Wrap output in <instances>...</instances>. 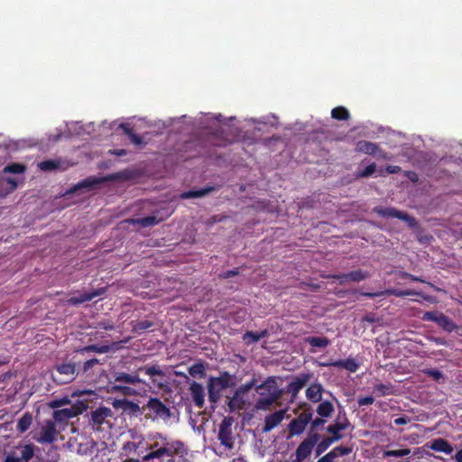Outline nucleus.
I'll list each match as a JSON object with an SVG mask.
<instances>
[{"mask_svg": "<svg viewBox=\"0 0 462 462\" xmlns=\"http://www.w3.org/2000/svg\"><path fill=\"white\" fill-rule=\"evenodd\" d=\"M374 392L377 393L379 396L389 395L393 393V385L377 383L374 387Z\"/></svg>", "mask_w": 462, "mask_h": 462, "instance_id": "obj_43", "label": "nucleus"}, {"mask_svg": "<svg viewBox=\"0 0 462 462\" xmlns=\"http://www.w3.org/2000/svg\"><path fill=\"white\" fill-rule=\"evenodd\" d=\"M105 292H106L105 288L95 289L90 292H84V293L79 294V296L70 297L67 300V303L71 306H77L81 303L90 301L94 298L103 295Z\"/></svg>", "mask_w": 462, "mask_h": 462, "instance_id": "obj_17", "label": "nucleus"}, {"mask_svg": "<svg viewBox=\"0 0 462 462\" xmlns=\"http://www.w3.org/2000/svg\"><path fill=\"white\" fill-rule=\"evenodd\" d=\"M115 383H118L122 385L131 384L136 385L142 383V380L139 378L138 372L136 371L134 374H126L124 372H116L114 374Z\"/></svg>", "mask_w": 462, "mask_h": 462, "instance_id": "obj_23", "label": "nucleus"}, {"mask_svg": "<svg viewBox=\"0 0 462 462\" xmlns=\"http://www.w3.org/2000/svg\"><path fill=\"white\" fill-rule=\"evenodd\" d=\"M97 358H91L85 361L82 365L81 370L83 374H88L95 365H100Z\"/></svg>", "mask_w": 462, "mask_h": 462, "instance_id": "obj_53", "label": "nucleus"}, {"mask_svg": "<svg viewBox=\"0 0 462 462\" xmlns=\"http://www.w3.org/2000/svg\"><path fill=\"white\" fill-rule=\"evenodd\" d=\"M350 426V422L346 416L344 414L342 418L338 417L334 424L328 426L327 431L331 434V438L336 441H338L343 438L340 433L341 430H345Z\"/></svg>", "mask_w": 462, "mask_h": 462, "instance_id": "obj_15", "label": "nucleus"}, {"mask_svg": "<svg viewBox=\"0 0 462 462\" xmlns=\"http://www.w3.org/2000/svg\"><path fill=\"white\" fill-rule=\"evenodd\" d=\"M189 374L191 375V376H197V375H199V376H204L205 375V366L202 363H197V364H194L192 365L191 366L189 367Z\"/></svg>", "mask_w": 462, "mask_h": 462, "instance_id": "obj_47", "label": "nucleus"}, {"mask_svg": "<svg viewBox=\"0 0 462 462\" xmlns=\"http://www.w3.org/2000/svg\"><path fill=\"white\" fill-rule=\"evenodd\" d=\"M32 414L29 413V412H25L18 420L16 430L19 432L23 433V432H25L30 428V426L32 425Z\"/></svg>", "mask_w": 462, "mask_h": 462, "instance_id": "obj_34", "label": "nucleus"}, {"mask_svg": "<svg viewBox=\"0 0 462 462\" xmlns=\"http://www.w3.org/2000/svg\"><path fill=\"white\" fill-rule=\"evenodd\" d=\"M422 372H423V374L429 375L435 381H439V379H441L443 377L442 372H440L438 369H424Z\"/></svg>", "mask_w": 462, "mask_h": 462, "instance_id": "obj_55", "label": "nucleus"}, {"mask_svg": "<svg viewBox=\"0 0 462 462\" xmlns=\"http://www.w3.org/2000/svg\"><path fill=\"white\" fill-rule=\"evenodd\" d=\"M306 427L298 418H295L289 424V432L291 436L300 435L305 430Z\"/></svg>", "mask_w": 462, "mask_h": 462, "instance_id": "obj_39", "label": "nucleus"}, {"mask_svg": "<svg viewBox=\"0 0 462 462\" xmlns=\"http://www.w3.org/2000/svg\"><path fill=\"white\" fill-rule=\"evenodd\" d=\"M310 422H311L310 430H311V431H314L316 429L322 426L326 422V420L321 417V418H317L313 420H311Z\"/></svg>", "mask_w": 462, "mask_h": 462, "instance_id": "obj_62", "label": "nucleus"}, {"mask_svg": "<svg viewBox=\"0 0 462 462\" xmlns=\"http://www.w3.org/2000/svg\"><path fill=\"white\" fill-rule=\"evenodd\" d=\"M35 450L39 448L33 444H19L6 455L4 462H29L33 457L34 462H39L41 457H35Z\"/></svg>", "mask_w": 462, "mask_h": 462, "instance_id": "obj_7", "label": "nucleus"}, {"mask_svg": "<svg viewBox=\"0 0 462 462\" xmlns=\"http://www.w3.org/2000/svg\"><path fill=\"white\" fill-rule=\"evenodd\" d=\"M189 392L195 406L202 408L205 404V390L203 385L193 381L190 383Z\"/></svg>", "mask_w": 462, "mask_h": 462, "instance_id": "obj_20", "label": "nucleus"}, {"mask_svg": "<svg viewBox=\"0 0 462 462\" xmlns=\"http://www.w3.org/2000/svg\"><path fill=\"white\" fill-rule=\"evenodd\" d=\"M374 399L373 396H365V397H360L357 399L358 405L361 406H366L374 403Z\"/></svg>", "mask_w": 462, "mask_h": 462, "instance_id": "obj_61", "label": "nucleus"}, {"mask_svg": "<svg viewBox=\"0 0 462 462\" xmlns=\"http://www.w3.org/2000/svg\"><path fill=\"white\" fill-rule=\"evenodd\" d=\"M234 423V418L231 416H226L223 418L218 430L217 439L226 449L230 450L234 448V437L232 432V426Z\"/></svg>", "mask_w": 462, "mask_h": 462, "instance_id": "obj_9", "label": "nucleus"}, {"mask_svg": "<svg viewBox=\"0 0 462 462\" xmlns=\"http://www.w3.org/2000/svg\"><path fill=\"white\" fill-rule=\"evenodd\" d=\"M374 211L381 217H395L400 219L402 212L400 210L395 209L394 208H383V207H375Z\"/></svg>", "mask_w": 462, "mask_h": 462, "instance_id": "obj_31", "label": "nucleus"}, {"mask_svg": "<svg viewBox=\"0 0 462 462\" xmlns=\"http://www.w3.org/2000/svg\"><path fill=\"white\" fill-rule=\"evenodd\" d=\"M362 295L367 297V298H375V297H381V296H396V297H405L410 295H420L421 296L420 292H418L414 290H399V289H386L384 291H381L378 292H363Z\"/></svg>", "mask_w": 462, "mask_h": 462, "instance_id": "obj_14", "label": "nucleus"}, {"mask_svg": "<svg viewBox=\"0 0 462 462\" xmlns=\"http://www.w3.org/2000/svg\"><path fill=\"white\" fill-rule=\"evenodd\" d=\"M320 366H334L337 368H344L348 372L355 373L357 371L359 365L354 358H347L345 360H336L331 362L319 363Z\"/></svg>", "mask_w": 462, "mask_h": 462, "instance_id": "obj_18", "label": "nucleus"}, {"mask_svg": "<svg viewBox=\"0 0 462 462\" xmlns=\"http://www.w3.org/2000/svg\"><path fill=\"white\" fill-rule=\"evenodd\" d=\"M234 385L233 376L228 372H222L217 377H210L208 382V400L212 403L217 402L221 392Z\"/></svg>", "mask_w": 462, "mask_h": 462, "instance_id": "obj_4", "label": "nucleus"}, {"mask_svg": "<svg viewBox=\"0 0 462 462\" xmlns=\"http://www.w3.org/2000/svg\"><path fill=\"white\" fill-rule=\"evenodd\" d=\"M410 418L407 416H402L394 420L395 425H406L410 422Z\"/></svg>", "mask_w": 462, "mask_h": 462, "instance_id": "obj_64", "label": "nucleus"}, {"mask_svg": "<svg viewBox=\"0 0 462 462\" xmlns=\"http://www.w3.org/2000/svg\"><path fill=\"white\" fill-rule=\"evenodd\" d=\"M57 435L56 425L52 420H47L42 426L40 437L36 439L39 443H52Z\"/></svg>", "mask_w": 462, "mask_h": 462, "instance_id": "obj_16", "label": "nucleus"}, {"mask_svg": "<svg viewBox=\"0 0 462 462\" xmlns=\"http://www.w3.org/2000/svg\"><path fill=\"white\" fill-rule=\"evenodd\" d=\"M336 442L335 439H333L331 437H327L323 439L320 442L317 444L316 447V455L320 456L322 453H324L332 443Z\"/></svg>", "mask_w": 462, "mask_h": 462, "instance_id": "obj_42", "label": "nucleus"}, {"mask_svg": "<svg viewBox=\"0 0 462 462\" xmlns=\"http://www.w3.org/2000/svg\"><path fill=\"white\" fill-rule=\"evenodd\" d=\"M411 454L410 448H402V449H394V450H385L383 453L384 457H402Z\"/></svg>", "mask_w": 462, "mask_h": 462, "instance_id": "obj_48", "label": "nucleus"}, {"mask_svg": "<svg viewBox=\"0 0 462 462\" xmlns=\"http://www.w3.org/2000/svg\"><path fill=\"white\" fill-rule=\"evenodd\" d=\"M421 319L433 321L447 332H452L457 328V324L448 316L439 311H426Z\"/></svg>", "mask_w": 462, "mask_h": 462, "instance_id": "obj_10", "label": "nucleus"}, {"mask_svg": "<svg viewBox=\"0 0 462 462\" xmlns=\"http://www.w3.org/2000/svg\"><path fill=\"white\" fill-rule=\"evenodd\" d=\"M323 386L319 383H311L306 389V398L312 402H319L322 399Z\"/></svg>", "mask_w": 462, "mask_h": 462, "instance_id": "obj_24", "label": "nucleus"}, {"mask_svg": "<svg viewBox=\"0 0 462 462\" xmlns=\"http://www.w3.org/2000/svg\"><path fill=\"white\" fill-rule=\"evenodd\" d=\"M268 331L266 329L262 330L260 332H253V331H247L245 333L243 339L247 343H256L262 338L267 337Z\"/></svg>", "mask_w": 462, "mask_h": 462, "instance_id": "obj_33", "label": "nucleus"}, {"mask_svg": "<svg viewBox=\"0 0 462 462\" xmlns=\"http://www.w3.org/2000/svg\"><path fill=\"white\" fill-rule=\"evenodd\" d=\"M152 438V433L148 434L146 437L135 434L132 437V440L124 444L123 450L131 457V460L139 462L140 460L145 462V455L150 452L151 447L150 439Z\"/></svg>", "mask_w": 462, "mask_h": 462, "instance_id": "obj_3", "label": "nucleus"}, {"mask_svg": "<svg viewBox=\"0 0 462 462\" xmlns=\"http://www.w3.org/2000/svg\"><path fill=\"white\" fill-rule=\"evenodd\" d=\"M112 390L115 392H120L125 395H132L135 393V391L127 385L116 384L112 386Z\"/></svg>", "mask_w": 462, "mask_h": 462, "instance_id": "obj_54", "label": "nucleus"}, {"mask_svg": "<svg viewBox=\"0 0 462 462\" xmlns=\"http://www.w3.org/2000/svg\"><path fill=\"white\" fill-rule=\"evenodd\" d=\"M150 452L145 455V462H175L176 456L187 454V449L182 441L172 439L168 436L153 432L150 439Z\"/></svg>", "mask_w": 462, "mask_h": 462, "instance_id": "obj_1", "label": "nucleus"}, {"mask_svg": "<svg viewBox=\"0 0 462 462\" xmlns=\"http://www.w3.org/2000/svg\"><path fill=\"white\" fill-rule=\"evenodd\" d=\"M77 415V411L74 408H64L60 410L54 411L53 418L56 421L65 422L68 420L75 417Z\"/></svg>", "mask_w": 462, "mask_h": 462, "instance_id": "obj_27", "label": "nucleus"}, {"mask_svg": "<svg viewBox=\"0 0 462 462\" xmlns=\"http://www.w3.org/2000/svg\"><path fill=\"white\" fill-rule=\"evenodd\" d=\"M131 178V173L129 171H122L116 173L109 174L106 177H88L80 182H79L73 189H71L69 192L72 193L76 190L81 189H88V190L95 189L98 185L111 180H129Z\"/></svg>", "mask_w": 462, "mask_h": 462, "instance_id": "obj_6", "label": "nucleus"}, {"mask_svg": "<svg viewBox=\"0 0 462 462\" xmlns=\"http://www.w3.org/2000/svg\"><path fill=\"white\" fill-rule=\"evenodd\" d=\"M400 219L405 221L410 227H414L417 225L416 219L403 211L402 212Z\"/></svg>", "mask_w": 462, "mask_h": 462, "instance_id": "obj_56", "label": "nucleus"}, {"mask_svg": "<svg viewBox=\"0 0 462 462\" xmlns=\"http://www.w3.org/2000/svg\"><path fill=\"white\" fill-rule=\"evenodd\" d=\"M113 407L116 410H122L123 413L130 416L138 417L143 414V410L136 402L127 399H115L112 402Z\"/></svg>", "mask_w": 462, "mask_h": 462, "instance_id": "obj_13", "label": "nucleus"}, {"mask_svg": "<svg viewBox=\"0 0 462 462\" xmlns=\"http://www.w3.org/2000/svg\"><path fill=\"white\" fill-rule=\"evenodd\" d=\"M306 343L310 344L311 346L325 348L327 347L330 341L326 337H308L305 338Z\"/></svg>", "mask_w": 462, "mask_h": 462, "instance_id": "obj_36", "label": "nucleus"}, {"mask_svg": "<svg viewBox=\"0 0 462 462\" xmlns=\"http://www.w3.org/2000/svg\"><path fill=\"white\" fill-rule=\"evenodd\" d=\"M131 222L134 224H138L143 227H147L159 224L160 220L154 216H147L141 218L132 219Z\"/></svg>", "mask_w": 462, "mask_h": 462, "instance_id": "obj_41", "label": "nucleus"}, {"mask_svg": "<svg viewBox=\"0 0 462 462\" xmlns=\"http://www.w3.org/2000/svg\"><path fill=\"white\" fill-rule=\"evenodd\" d=\"M255 392L259 394L254 409L256 411H268L282 396V391L278 387L277 378L268 376L262 383L255 386Z\"/></svg>", "mask_w": 462, "mask_h": 462, "instance_id": "obj_2", "label": "nucleus"}, {"mask_svg": "<svg viewBox=\"0 0 462 462\" xmlns=\"http://www.w3.org/2000/svg\"><path fill=\"white\" fill-rule=\"evenodd\" d=\"M69 402V400L67 397H65V398H62V399L52 400L49 403V405H50V407L54 409V408H59V407H60V406H62L64 404H67Z\"/></svg>", "mask_w": 462, "mask_h": 462, "instance_id": "obj_59", "label": "nucleus"}, {"mask_svg": "<svg viewBox=\"0 0 462 462\" xmlns=\"http://www.w3.org/2000/svg\"><path fill=\"white\" fill-rule=\"evenodd\" d=\"M320 403L317 407V413L322 418H328L334 412V405L329 401L319 402Z\"/></svg>", "mask_w": 462, "mask_h": 462, "instance_id": "obj_32", "label": "nucleus"}, {"mask_svg": "<svg viewBox=\"0 0 462 462\" xmlns=\"http://www.w3.org/2000/svg\"><path fill=\"white\" fill-rule=\"evenodd\" d=\"M142 410H143L145 418L152 420H167L171 417L170 408L157 397H151L147 403L142 407Z\"/></svg>", "mask_w": 462, "mask_h": 462, "instance_id": "obj_5", "label": "nucleus"}, {"mask_svg": "<svg viewBox=\"0 0 462 462\" xmlns=\"http://www.w3.org/2000/svg\"><path fill=\"white\" fill-rule=\"evenodd\" d=\"M113 412L111 409L106 407H99L91 412V423L93 427L99 429L105 422L106 418L112 417Z\"/></svg>", "mask_w": 462, "mask_h": 462, "instance_id": "obj_22", "label": "nucleus"}, {"mask_svg": "<svg viewBox=\"0 0 462 462\" xmlns=\"http://www.w3.org/2000/svg\"><path fill=\"white\" fill-rule=\"evenodd\" d=\"M331 117L339 121L350 118L349 111L345 106H337L331 110Z\"/></svg>", "mask_w": 462, "mask_h": 462, "instance_id": "obj_38", "label": "nucleus"}, {"mask_svg": "<svg viewBox=\"0 0 462 462\" xmlns=\"http://www.w3.org/2000/svg\"><path fill=\"white\" fill-rule=\"evenodd\" d=\"M355 151L356 152L374 156L377 159L390 160L391 158L389 154L382 150L377 143L366 140L358 141L356 143Z\"/></svg>", "mask_w": 462, "mask_h": 462, "instance_id": "obj_11", "label": "nucleus"}, {"mask_svg": "<svg viewBox=\"0 0 462 462\" xmlns=\"http://www.w3.org/2000/svg\"><path fill=\"white\" fill-rule=\"evenodd\" d=\"M137 372H143L145 374L149 375L153 383L155 382V376H164V373L159 365H144L139 367Z\"/></svg>", "mask_w": 462, "mask_h": 462, "instance_id": "obj_29", "label": "nucleus"}, {"mask_svg": "<svg viewBox=\"0 0 462 462\" xmlns=\"http://www.w3.org/2000/svg\"><path fill=\"white\" fill-rule=\"evenodd\" d=\"M320 439V435L315 431H310L307 438L303 440L305 443L309 444L310 447L314 448L315 445L318 444Z\"/></svg>", "mask_w": 462, "mask_h": 462, "instance_id": "obj_52", "label": "nucleus"}, {"mask_svg": "<svg viewBox=\"0 0 462 462\" xmlns=\"http://www.w3.org/2000/svg\"><path fill=\"white\" fill-rule=\"evenodd\" d=\"M240 273L239 272V269L238 268H234L232 270H228V271H226V272H223L219 274V278L221 279H229L233 276H236Z\"/></svg>", "mask_w": 462, "mask_h": 462, "instance_id": "obj_58", "label": "nucleus"}, {"mask_svg": "<svg viewBox=\"0 0 462 462\" xmlns=\"http://www.w3.org/2000/svg\"><path fill=\"white\" fill-rule=\"evenodd\" d=\"M346 276L348 282H359L368 278L370 276V273L367 271L355 270L347 273Z\"/></svg>", "mask_w": 462, "mask_h": 462, "instance_id": "obj_40", "label": "nucleus"}, {"mask_svg": "<svg viewBox=\"0 0 462 462\" xmlns=\"http://www.w3.org/2000/svg\"><path fill=\"white\" fill-rule=\"evenodd\" d=\"M153 325L154 323L148 319L132 321V331L134 333H141L151 328Z\"/></svg>", "mask_w": 462, "mask_h": 462, "instance_id": "obj_37", "label": "nucleus"}, {"mask_svg": "<svg viewBox=\"0 0 462 462\" xmlns=\"http://www.w3.org/2000/svg\"><path fill=\"white\" fill-rule=\"evenodd\" d=\"M320 439V435L315 431H310L307 438L303 440L305 443L309 444L310 447L314 448L315 445L318 444Z\"/></svg>", "mask_w": 462, "mask_h": 462, "instance_id": "obj_51", "label": "nucleus"}, {"mask_svg": "<svg viewBox=\"0 0 462 462\" xmlns=\"http://www.w3.org/2000/svg\"><path fill=\"white\" fill-rule=\"evenodd\" d=\"M312 415L310 411H304L297 418L307 426L311 421Z\"/></svg>", "mask_w": 462, "mask_h": 462, "instance_id": "obj_57", "label": "nucleus"}, {"mask_svg": "<svg viewBox=\"0 0 462 462\" xmlns=\"http://www.w3.org/2000/svg\"><path fill=\"white\" fill-rule=\"evenodd\" d=\"M79 374L74 363H61L54 366L51 377L58 384L71 383Z\"/></svg>", "mask_w": 462, "mask_h": 462, "instance_id": "obj_8", "label": "nucleus"}, {"mask_svg": "<svg viewBox=\"0 0 462 462\" xmlns=\"http://www.w3.org/2000/svg\"><path fill=\"white\" fill-rule=\"evenodd\" d=\"M352 451L353 448L351 447L337 446L319 458L317 462H336V458L347 456L352 453Z\"/></svg>", "mask_w": 462, "mask_h": 462, "instance_id": "obj_19", "label": "nucleus"}, {"mask_svg": "<svg viewBox=\"0 0 462 462\" xmlns=\"http://www.w3.org/2000/svg\"><path fill=\"white\" fill-rule=\"evenodd\" d=\"M401 171H402V168L400 166H397V165H388L385 168V171L388 174H396V173L401 172Z\"/></svg>", "mask_w": 462, "mask_h": 462, "instance_id": "obj_63", "label": "nucleus"}, {"mask_svg": "<svg viewBox=\"0 0 462 462\" xmlns=\"http://www.w3.org/2000/svg\"><path fill=\"white\" fill-rule=\"evenodd\" d=\"M312 374L301 373L294 376L286 386V393L291 395L292 399H295L300 391L310 381Z\"/></svg>", "mask_w": 462, "mask_h": 462, "instance_id": "obj_12", "label": "nucleus"}, {"mask_svg": "<svg viewBox=\"0 0 462 462\" xmlns=\"http://www.w3.org/2000/svg\"><path fill=\"white\" fill-rule=\"evenodd\" d=\"M120 128L123 129L124 133L128 136L131 143L135 145H140L143 143V138L136 134L134 130L127 124H121Z\"/></svg>", "mask_w": 462, "mask_h": 462, "instance_id": "obj_35", "label": "nucleus"}, {"mask_svg": "<svg viewBox=\"0 0 462 462\" xmlns=\"http://www.w3.org/2000/svg\"><path fill=\"white\" fill-rule=\"evenodd\" d=\"M212 190H214L213 187H206L197 190H188L184 191L180 195L181 199H189L195 198H202L208 194H209Z\"/></svg>", "mask_w": 462, "mask_h": 462, "instance_id": "obj_28", "label": "nucleus"}, {"mask_svg": "<svg viewBox=\"0 0 462 462\" xmlns=\"http://www.w3.org/2000/svg\"><path fill=\"white\" fill-rule=\"evenodd\" d=\"M26 167L22 163H11L5 167L4 171L8 173L20 174L23 173Z\"/></svg>", "mask_w": 462, "mask_h": 462, "instance_id": "obj_46", "label": "nucleus"}, {"mask_svg": "<svg viewBox=\"0 0 462 462\" xmlns=\"http://www.w3.org/2000/svg\"><path fill=\"white\" fill-rule=\"evenodd\" d=\"M376 171V165L375 163H371L367 165L364 170L358 171L356 173V177L358 178H368L372 176Z\"/></svg>", "mask_w": 462, "mask_h": 462, "instance_id": "obj_49", "label": "nucleus"}, {"mask_svg": "<svg viewBox=\"0 0 462 462\" xmlns=\"http://www.w3.org/2000/svg\"><path fill=\"white\" fill-rule=\"evenodd\" d=\"M244 402L242 401L241 395L235 392L233 397L230 399L228 405L230 410L235 411L236 409L240 410L243 408Z\"/></svg>", "mask_w": 462, "mask_h": 462, "instance_id": "obj_45", "label": "nucleus"}, {"mask_svg": "<svg viewBox=\"0 0 462 462\" xmlns=\"http://www.w3.org/2000/svg\"><path fill=\"white\" fill-rule=\"evenodd\" d=\"M325 277L337 280V281H338L339 284H343V283L348 282L346 273L331 274V275H328V276H325Z\"/></svg>", "mask_w": 462, "mask_h": 462, "instance_id": "obj_60", "label": "nucleus"}, {"mask_svg": "<svg viewBox=\"0 0 462 462\" xmlns=\"http://www.w3.org/2000/svg\"><path fill=\"white\" fill-rule=\"evenodd\" d=\"M60 167V162L57 160H46L39 163V168L42 171H52Z\"/></svg>", "mask_w": 462, "mask_h": 462, "instance_id": "obj_44", "label": "nucleus"}, {"mask_svg": "<svg viewBox=\"0 0 462 462\" xmlns=\"http://www.w3.org/2000/svg\"><path fill=\"white\" fill-rule=\"evenodd\" d=\"M256 386V380L253 378L250 382H247L242 385H240L236 392L238 393L241 396L246 393H248L251 389Z\"/></svg>", "mask_w": 462, "mask_h": 462, "instance_id": "obj_50", "label": "nucleus"}, {"mask_svg": "<svg viewBox=\"0 0 462 462\" xmlns=\"http://www.w3.org/2000/svg\"><path fill=\"white\" fill-rule=\"evenodd\" d=\"M312 449L313 448L309 444L300 442L295 452L296 458L292 462H302L311 455Z\"/></svg>", "mask_w": 462, "mask_h": 462, "instance_id": "obj_26", "label": "nucleus"}, {"mask_svg": "<svg viewBox=\"0 0 462 462\" xmlns=\"http://www.w3.org/2000/svg\"><path fill=\"white\" fill-rule=\"evenodd\" d=\"M284 410L276 411L271 414H268L264 419V426L263 431L266 433L277 427L284 419Z\"/></svg>", "mask_w": 462, "mask_h": 462, "instance_id": "obj_21", "label": "nucleus"}, {"mask_svg": "<svg viewBox=\"0 0 462 462\" xmlns=\"http://www.w3.org/2000/svg\"><path fill=\"white\" fill-rule=\"evenodd\" d=\"M111 346L108 345H88L82 348H79L77 352L84 355L88 352H95L99 354L108 353L111 350Z\"/></svg>", "mask_w": 462, "mask_h": 462, "instance_id": "obj_30", "label": "nucleus"}, {"mask_svg": "<svg viewBox=\"0 0 462 462\" xmlns=\"http://www.w3.org/2000/svg\"><path fill=\"white\" fill-rule=\"evenodd\" d=\"M430 448L434 451L443 452L445 454H451L453 447L444 439H436L431 442Z\"/></svg>", "mask_w": 462, "mask_h": 462, "instance_id": "obj_25", "label": "nucleus"}]
</instances>
